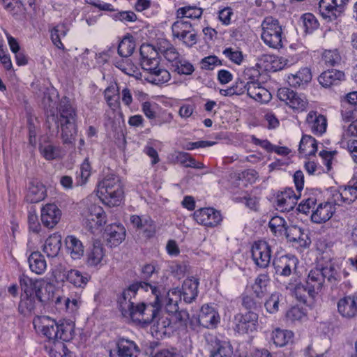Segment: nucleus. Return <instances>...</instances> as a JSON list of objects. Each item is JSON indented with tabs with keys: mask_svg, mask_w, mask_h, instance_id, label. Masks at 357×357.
Masks as SVG:
<instances>
[{
	"mask_svg": "<svg viewBox=\"0 0 357 357\" xmlns=\"http://www.w3.org/2000/svg\"><path fill=\"white\" fill-rule=\"evenodd\" d=\"M162 302L158 287L145 281L132 284L118 298L124 317L144 324H151L156 319Z\"/></svg>",
	"mask_w": 357,
	"mask_h": 357,
	"instance_id": "nucleus-1",
	"label": "nucleus"
},
{
	"mask_svg": "<svg viewBox=\"0 0 357 357\" xmlns=\"http://www.w3.org/2000/svg\"><path fill=\"white\" fill-rule=\"evenodd\" d=\"M139 51L142 68L149 73L146 79L155 84L167 82L171 78L170 73L160 66L159 53L156 48L150 44H143Z\"/></svg>",
	"mask_w": 357,
	"mask_h": 357,
	"instance_id": "nucleus-2",
	"label": "nucleus"
},
{
	"mask_svg": "<svg viewBox=\"0 0 357 357\" xmlns=\"http://www.w3.org/2000/svg\"><path fill=\"white\" fill-rule=\"evenodd\" d=\"M76 112L66 98L61 99L58 107L56 116L58 128L61 130L63 144L73 147L77 134Z\"/></svg>",
	"mask_w": 357,
	"mask_h": 357,
	"instance_id": "nucleus-3",
	"label": "nucleus"
},
{
	"mask_svg": "<svg viewBox=\"0 0 357 357\" xmlns=\"http://www.w3.org/2000/svg\"><path fill=\"white\" fill-rule=\"evenodd\" d=\"M98 195L102 202L109 206H119L123 195L122 184L119 176L106 175L98 185Z\"/></svg>",
	"mask_w": 357,
	"mask_h": 357,
	"instance_id": "nucleus-4",
	"label": "nucleus"
},
{
	"mask_svg": "<svg viewBox=\"0 0 357 357\" xmlns=\"http://www.w3.org/2000/svg\"><path fill=\"white\" fill-rule=\"evenodd\" d=\"M261 37L266 45L275 49L282 47V41L285 37L282 26L277 19L266 17L261 23Z\"/></svg>",
	"mask_w": 357,
	"mask_h": 357,
	"instance_id": "nucleus-5",
	"label": "nucleus"
},
{
	"mask_svg": "<svg viewBox=\"0 0 357 357\" xmlns=\"http://www.w3.org/2000/svg\"><path fill=\"white\" fill-rule=\"evenodd\" d=\"M348 1L349 0H320L319 14L326 22H333L343 15Z\"/></svg>",
	"mask_w": 357,
	"mask_h": 357,
	"instance_id": "nucleus-6",
	"label": "nucleus"
},
{
	"mask_svg": "<svg viewBox=\"0 0 357 357\" xmlns=\"http://www.w3.org/2000/svg\"><path fill=\"white\" fill-rule=\"evenodd\" d=\"M82 216L86 227L95 233L106 223V215L102 208L96 204L88 206L83 211Z\"/></svg>",
	"mask_w": 357,
	"mask_h": 357,
	"instance_id": "nucleus-7",
	"label": "nucleus"
},
{
	"mask_svg": "<svg viewBox=\"0 0 357 357\" xmlns=\"http://www.w3.org/2000/svg\"><path fill=\"white\" fill-rule=\"evenodd\" d=\"M277 95L281 101L285 102L294 109L304 111L307 107L308 102L305 97L298 95L289 88L279 89Z\"/></svg>",
	"mask_w": 357,
	"mask_h": 357,
	"instance_id": "nucleus-8",
	"label": "nucleus"
},
{
	"mask_svg": "<svg viewBox=\"0 0 357 357\" xmlns=\"http://www.w3.org/2000/svg\"><path fill=\"white\" fill-rule=\"evenodd\" d=\"M34 328L50 340L58 339V323L47 316H37L33 320Z\"/></svg>",
	"mask_w": 357,
	"mask_h": 357,
	"instance_id": "nucleus-9",
	"label": "nucleus"
},
{
	"mask_svg": "<svg viewBox=\"0 0 357 357\" xmlns=\"http://www.w3.org/2000/svg\"><path fill=\"white\" fill-rule=\"evenodd\" d=\"M252 257L255 264L260 268H266L271 259V248L267 242L259 241L252 246Z\"/></svg>",
	"mask_w": 357,
	"mask_h": 357,
	"instance_id": "nucleus-10",
	"label": "nucleus"
},
{
	"mask_svg": "<svg viewBox=\"0 0 357 357\" xmlns=\"http://www.w3.org/2000/svg\"><path fill=\"white\" fill-rule=\"evenodd\" d=\"M194 218L197 223L210 227L218 226L222 220L220 212L213 208L197 210L194 213Z\"/></svg>",
	"mask_w": 357,
	"mask_h": 357,
	"instance_id": "nucleus-11",
	"label": "nucleus"
},
{
	"mask_svg": "<svg viewBox=\"0 0 357 357\" xmlns=\"http://www.w3.org/2000/svg\"><path fill=\"white\" fill-rule=\"evenodd\" d=\"M257 314L252 311L237 314L234 317V330L241 334L253 332L257 327Z\"/></svg>",
	"mask_w": 357,
	"mask_h": 357,
	"instance_id": "nucleus-12",
	"label": "nucleus"
},
{
	"mask_svg": "<svg viewBox=\"0 0 357 357\" xmlns=\"http://www.w3.org/2000/svg\"><path fill=\"white\" fill-rule=\"evenodd\" d=\"M61 215V211L56 204H47L41 208L40 220L45 227L52 229L60 221Z\"/></svg>",
	"mask_w": 357,
	"mask_h": 357,
	"instance_id": "nucleus-13",
	"label": "nucleus"
},
{
	"mask_svg": "<svg viewBox=\"0 0 357 357\" xmlns=\"http://www.w3.org/2000/svg\"><path fill=\"white\" fill-rule=\"evenodd\" d=\"M139 349L137 344L131 340L121 338L116 344V349L110 351V357H137Z\"/></svg>",
	"mask_w": 357,
	"mask_h": 357,
	"instance_id": "nucleus-14",
	"label": "nucleus"
},
{
	"mask_svg": "<svg viewBox=\"0 0 357 357\" xmlns=\"http://www.w3.org/2000/svg\"><path fill=\"white\" fill-rule=\"evenodd\" d=\"M297 196L291 188H287L277 195V209L282 212H289L294 208L297 204Z\"/></svg>",
	"mask_w": 357,
	"mask_h": 357,
	"instance_id": "nucleus-15",
	"label": "nucleus"
},
{
	"mask_svg": "<svg viewBox=\"0 0 357 357\" xmlns=\"http://www.w3.org/2000/svg\"><path fill=\"white\" fill-rule=\"evenodd\" d=\"M298 259L294 256L283 255L274 259L273 266L277 274L289 276L293 270H296Z\"/></svg>",
	"mask_w": 357,
	"mask_h": 357,
	"instance_id": "nucleus-16",
	"label": "nucleus"
},
{
	"mask_svg": "<svg viewBox=\"0 0 357 357\" xmlns=\"http://www.w3.org/2000/svg\"><path fill=\"white\" fill-rule=\"evenodd\" d=\"M337 310L342 317L351 319L357 316V295L345 296L339 300Z\"/></svg>",
	"mask_w": 357,
	"mask_h": 357,
	"instance_id": "nucleus-17",
	"label": "nucleus"
},
{
	"mask_svg": "<svg viewBox=\"0 0 357 357\" xmlns=\"http://www.w3.org/2000/svg\"><path fill=\"white\" fill-rule=\"evenodd\" d=\"M306 124L314 135H321L326 131L327 119L316 111H310L306 117Z\"/></svg>",
	"mask_w": 357,
	"mask_h": 357,
	"instance_id": "nucleus-18",
	"label": "nucleus"
},
{
	"mask_svg": "<svg viewBox=\"0 0 357 357\" xmlns=\"http://www.w3.org/2000/svg\"><path fill=\"white\" fill-rule=\"evenodd\" d=\"M219 321V314L213 307L208 304L202 307L198 317V321L201 326L207 328H213Z\"/></svg>",
	"mask_w": 357,
	"mask_h": 357,
	"instance_id": "nucleus-19",
	"label": "nucleus"
},
{
	"mask_svg": "<svg viewBox=\"0 0 357 357\" xmlns=\"http://www.w3.org/2000/svg\"><path fill=\"white\" fill-rule=\"evenodd\" d=\"M41 291V288H38V291H36V296H21L19 303V312L22 314L28 316L34 313L36 306V298L40 302L45 301V298L42 295Z\"/></svg>",
	"mask_w": 357,
	"mask_h": 357,
	"instance_id": "nucleus-20",
	"label": "nucleus"
},
{
	"mask_svg": "<svg viewBox=\"0 0 357 357\" xmlns=\"http://www.w3.org/2000/svg\"><path fill=\"white\" fill-rule=\"evenodd\" d=\"M47 196L45 186L39 181L33 179L29 183L26 199L30 203H38L43 201Z\"/></svg>",
	"mask_w": 357,
	"mask_h": 357,
	"instance_id": "nucleus-21",
	"label": "nucleus"
},
{
	"mask_svg": "<svg viewBox=\"0 0 357 357\" xmlns=\"http://www.w3.org/2000/svg\"><path fill=\"white\" fill-rule=\"evenodd\" d=\"M126 229L121 225H110L105 230V237L107 244L111 247H115L121 243L125 239Z\"/></svg>",
	"mask_w": 357,
	"mask_h": 357,
	"instance_id": "nucleus-22",
	"label": "nucleus"
},
{
	"mask_svg": "<svg viewBox=\"0 0 357 357\" xmlns=\"http://www.w3.org/2000/svg\"><path fill=\"white\" fill-rule=\"evenodd\" d=\"M245 88L248 95L259 102L266 103L271 99V93L266 88L261 86L259 82L246 84Z\"/></svg>",
	"mask_w": 357,
	"mask_h": 357,
	"instance_id": "nucleus-23",
	"label": "nucleus"
},
{
	"mask_svg": "<svg viewBox=\"0 0 357 357\" xmlns=\"http://www.w3.org/2000/svg\"><path fill=\"white\" fill-rule=\"evenodd\" d=\"M306 283L308 285V291L314 297L321 289L324 284L323 273L319 268H314L310 271Z\"/></svg>",
	"mask_w": 357,
	"mask_h": 357,
	"instance_id": "nucleus-24",
	"label": "nucleus"
},
{
	"mask_svg": "<svg viewBox=\"0 0 357 357\" xmlns=\"http://www.w3.org/2000/svg\"><path fill=\"white\" fill-rule=\"evenodd\" d=\"M335 212V208L329 202L319 204L315 211H312L311 220L313 222L321 224L329 220Z\"/></svg>",
	"mask_w": 357,
	"mask_h": 357,
	"instance_id": "nucleus-25",
	"label": "nucleus"
},
{
	"mask_svg": "<svg viewBox=\"0 0 357 357\" xmlns=\"http://www.w3.org/2000/svg\"><path fill=\"white\" fill-rule=\"evenodd\" d=\"M168 159L173 163H178L185 167L204 168L202 163L197 162L195 158L186 152L176 151L168 156Z\"/></svg>",
	"mask_w": 357,
	"mask_h": 357,
	"instance_id": "nucleus-26",
	"label": "nucleus"
},
{
	"mask_svg": "<svg viewBox=\"0 0 357 357\" xmlns=\"http://www.w3.org/2000/svg\"><path fill=\"white\" fill-rule=\"evenodd\" d=\"M199 280L195 278H187L183 281L180 293L185 303H192L198 294Z\"/></svg>",
	"mask_w": 357,
	"mask_h": 357,
	"instance_id": "nucleus-27",
	"label": "nucleus"
},
{
	"mask_svg": "<svg viewBox=\"0 0 357 357\" xmlns=\"http://www.w3.org/2000/svg\"><path fill=\"white\" fill-rule=\"evenodd\" d=\"M344 78V73L336 69L323 72L318 77L319 84L324 87H330L338 84Z\"/></svg>",
	"mask_w": 357,
	"mask_h": 357,
	"instance_id": "nucleus-28",
	"label": "nucleus"
},
{
	"mask_svg": "<svg viewBox=\"0 0 357 357\" xmlns=\"http://www.w3.org/2000/svg\"><path fill=\"white\" fill-rule=\"evenodd\" d=\"M312 79V74L310 70L304 68L298 71L296 74H291L287 77V82L292 87H300L303 86Z\"/></svg>",
	"mask_w": 357,
	"mask_h": 357,
	"instance_id": "nucleus-29",
	"label": "nucleus"
},
{
	"mask_svg": "<svg viewBox=\"0 0 357 357\" xmlns=\"http://www.w3.org/2000/svg\"><path fill=\"white\" fill-rule=\"evenodd\" d=\"M61 248V236L58 234L50 235L43 245V252L49 257H56Z\"/></svg>",
	"mask_w": 357,
	"mask_h": 357,
	"instance_id": "nucleus-30",
	"label": "nucleus"
},
{
	"mask_svg": "<svg viewBox=\"0 0 357 357\" xmlns=\"http://www.w3.org/2000/svg\"><path fill=\"white\" fill-rule=\"evenodd\" d=\"M284 236L289 241L296 243L300 247H306L309 244L307 236L300 227H289Z\"/></svg>",
	"mask_w": 357,
	"mask_h": 357,
	"instance_id": "nucleus-31",
	"label": "nucleus"
},
{
	"mask_svg": "<svg viewBox=\"0 0 357 357\" xmlns=\"http://www.w3.org/2000/svg\"><path fill=\"white\" fill-rule=\"evenodd\" d=\"M30 269L32 272L40 275L45 272L47 263L43 255L39 252L31 253L28 259Z\"/></svg>",
	"mask_w": 357,
	"mask_h": 357,
	"instance_id": "nucleus-32",
	"label": "nucleus"
},
{
	"mask_svg": "<svg viewBox=\"0 0 357 357\" xmlns=\"http://www.w3.org/2000/svg\"><path fill=\"white\" fill-rule=\"evenodd\" d=\"M172 34L177 38H184L190 32L193 31L190 22L183 18H177V20L172 26Z\"/></svg>",
	"mask_w": 357,
	"mask_h": 357,
	"instance_id": "nucleus-33",
	"label": "nucleus"
},
{
	"mask_svg": "<svg viewBox=\"0 0 357 357\" xmlns=\"http://www.w3.org/2000/svg\"><path fill=\"white\" fill-rule=\"evenodd\" d=\"M298 151L305 157L314 155L317 151L316 139L312 136L303 135L300 142Z\"/></svg>",
	"mask_w": 357,
	"mask_h": 357,
	"instance_id": "nucleus-34",
	"label": "nucleus"
},
{
	"mask_svg": "<svg viewBox=\"0 0 357 357\" xmlns=\"http://www.w3.org/2000/svg\"><path fill=\"white\" fill-rule=\"evenodd\" d=\"M66 245L73 259H77L83 255V245L82 242L74 236H68L66 238Z\"/></svg>",
	"mask_w": 357,
	"mask_h": 357,
	"instance_id": "nucleus-35",
	"label": "nucleus"
},
{
	"mask_svg": "<svg viewBox=\"0 0 357 357\" xmlns=\"http://www.w3.org/2000/svg\"><path fill=\"white\" fill-rule=\"evenodd\" d=\"M287 288L290 290L292 294L301 303H306L308 298H314L308 291L309 288L307 283L305 284H303L301 282L295 284H289Z\"/></svg>",
	"mask_w": 357,
	"mask_h": 357,
	"instance_id": "nucleus-36",
	"label": "nucleus"
},
{
	"mask_svg": "<svg viewBox=\"0 0 357 357\" xmlns=\"http://www.w3.org/2000/svg\"><path fill=\"white\" fill-rule=\"evenodd\" d=\"M64 279L77 287H84L89 281V276L87 274L83 275L77 270L71 269L66 274H63L61 280L63 281Z\"/></svg>",
	"mask_w": 357,
	"mask_h": 357,
	"instance_id": "nucleus-37",
	"label": "nucleus"
},
{
	"mask_svg": "<svg viewBox=\"0 0 357 357\" xmlns=\"http://www.w3.org/2000/svg\"><path fill=\"white\" fill-rule=\"evenodd\" d=\"M335 197L338 204L340 203L349 204L354 202L357 199V184L345 187L340 193L336 194Z\"/></svg>",
	"mask_w": 357,
	"mask_h": 357,
	"instance_id": "nucleus-38",
	"label": "nucleus"
},
{
	"mask_svg": "<svg viewBox=\"0 0 357 357\" xmlns=\"http://www.w3.org/2000/svg\"><path fill=\"white\" fill-rule=\"evenodd\" d=\"M232 353L231 347L228 342L215 338L211 349L210 357H231Z\"/></svg>",
	"mask_w": 357,
	"mask_h": 357,
	"instance_id": "nucleus-39",
	"label": "nucleus"
},
{
	"mask_svg": "<svg viewBox=\"0 0 357 357\" xmlns=\"http://www.w3.org/2000/svg\"><path fill=\"white\" fill-rule=\"evenodd\" d=\"M58 339L68 342L73 338L75 324L70 320H62L58 323Z\"/></svg>",
	"mask_w": 357,
	"mask_h": 357,
	"instance_id": "nucleus-40",
	"label": "nucleus"
},
{
	"mask_svg": "<svg viewBox=\"0 0 357 357\" xmlns=\"http://www.w3.org/2000/svg\"><path fill=\"white\" fill-rule=\"evenodd\" d=\"M105 257L104 248L100 245L94 244L92 249L88 254L87 264L91 266H96L101 264Z\"/></svg>",
	"mask_w": 357,
	"mask_h": 357,
	"instance_id": "nucleus-41",
	"label": "nucleus"
},
{
	"mask_svg": "<svg viewBox=\"0 0 357 357\" xmlns=\"http://www.w3.org/2000/svg\"><path fill=\"white\" fill-rule=\"evenodd\" d=\"M203 10L201 8L197 6H185L180 8L176 11L177 18L199 19L202 15Z\"/></svg>",
	"mask_w": 357,
	"mask_h": 357,
	"instance_id": "nucleus-42",
	"label": "nucleus"
},
{
	"mask_svg": "<svg viewBox=\"0 0 357 357\" xmlns=\"http://www.w3.org/2000/svg\"><path fill=\"white\" fill-rule=\"evenodd\" d=\"M268 226L272 233L279 236L284 235L289 227L287 226L284 219L279 216L272 218L269 221Z\"/></svg>",
	"mask_w": 357,
	"mask_h": 357,
	"instance_id": "nucleus-43",
	"label": "nucleus"
},
{
	"mask_svg": "<svg viewBox=\"0 0 357 357\" xmlns=\"http://www.w3.org/2000/svg\"><path fill=\"white\" fill-rule=\"evenodd\" d=\"M293 333L287 330L276 329L273 332L272 339L274 344L278 347H284L291 342Z\"/></svg>",
	"mask_w": 357,
	"mask_h": 357,
	"instance_id": "nucleus-44",
	"label": "nucleus"
},
{
	"mask_svg": "<svg viewBox=\"0 0 357 357\" xmlns=\"http://www.w3.org/2000/svg\"><path fill=\"white\" fill-rule=\"evenodd\" d=\"M68 29L63 24H58L51 30V39L54 45L59 49L64 50L61 38L66 36Z\"/></svg>",
	"mask_w": 357,
	"mask_h": 357,
	"instance_id": "nucleus-45",
	"label": "nucleus"
},
{
	"mask_svg": "<svg viewBox=\"0 0 357 357\" xmlns=\"http://www.w3.org/2000/svg\"><path fill=\"white\" fill-rule=\"evenodd\" d=\"M181 290L178 289H174L167 293V296L165 298L166 301V310L168 313H174L178 310L177 297H181L180 295Z\"/></svg>",
	"mask_w": 357,
	"mask_h": 357,
	"instance_id": "nucleus-46",
	"label": "nucleus"
},
{
	"mask_svg": "<svg viewBox=\"0 0 357 357\" xmlns=\"http://www.w3.org/2000/svg\"><path fill=\"white\" fill-rule=\"evenodd\" d=\"M20 283L22 291L21 296H36V291L40 288L31 278L24 275L20 277Z\"/></svg>",
	"mask_w": 357,
	"mask_h": 357,
	"instance_id": "nucleus-47",
	"label": "nucleus"
},
{
	"mask_svg": "<svg viewBox=\"0 0 357 357\" xmlns=\"http://www.w3.org/2000/svg\"><path fill=\"white\" fill-rule=\"evenodd\" d=\"M323 273L324 280L326 278L328 282L332 285H335L340 280V277L334 264H330L328 266H326L319 268Z\"/></svg>",
	"mask_w": 357,
	"mask_h": 357,
	"instance_id": "nucleus-48",
	"label": "nucleus"
},
{
	"mask_svg": "<svg viewBox=\"0 0 357 357\" xmlns=\"http://www.w3.org/2000/svg\"><path fill=\"white\" fill-rule=\"evenodd\" d=\"M135 48V42L129 38H123L118 47V53L123 58L130 56Z\"/></svg>",
	"mask_w": 357,
	"mask_h": 357,
	"instance_id": "nucleus-49",
	"label": "nucleus"
},
{
	"mask_svg": "<svg viewBox=\"0 0 357 357\" xmlns=\"http://www.w3.org/2000/svg\"><path fill=\"white\" fill-rule=\"evenodd\" d=\"M172 69L179 75H190L195 71L193 65L183 57L175 63Z\"/></svg>",
	"mask_w": 357,
	"mask_h": 357,
	"instance_id": "nucleus-50",
	"label": "nucleus"
},
{
	"mask_svg": "<svg viewBox=\"0 0 357 357\" xmlns=\"http://www.w3.org/2000/svg\"><path fill=\"white\" fill-rule=\"evenodd\" d=\"M91 175V165L87 159H85L80 167L79 172H77V185H84Z\"/></svg>",
	"mask_w": 357,
	"mask_h": 357,
	"instance_id": "nucleus-51",
	"label": "nucleus"
},
{
	"mask_svg": "<svg viewBox=\"0 0 357 357\" xmlns=\"http://www.w3.org/2000/svg\"><path fill=\"white\" fill-rule=\"evenodd\" d=\"M115 66L128 75L133 76L137 71V68L128 58L122 57L121 60L116 61Z\"/></svg>",
	"mask_w": 357,
	"mask_h": 357,
	"instance_id": "nucleus-52",
	"label": "nucleus"
},
{
	"mask_svg": "<svg viewBox=\"0 0 357 357\" xmlns=\"http://www.w3.org/2000/svg\"><path fill=\"white\" fill-rule=\"evenodd\" d=\"M260 75L258 66L246 68L243 71V78L247 81L246 84L259 83L258 79Z\"/></svg>",
	"mask_w": 357,
	"mask_h": 357,
	"instance_id": "nucleus-53",
	"label": "nucleus"
},
{
	"mask_svg": "<svg viewBox=\"0 0 357 357\" xmlns=\"http://www.w3.org/2000/svg\"><path fill=\"white\" fill-rule=\"evenodd\" d=\"M281 295L275 292L272 294L265 303V307L270 313H275L278 310V304L280 301Z\"/></svg>",
	"mask_w": 357,
	"mask_h": 357,
	"instance_id": "nucleus-54",
	"label": "nucleus"
},
{
	"mask_svg": "<svg viewBox=\"0 0 357 357\" xmlns=\"http://www.w3.org/2000/svg\"><path fill=\"white\" fill-rule=\"evenodd\" d=\"M322 59L328 66H335L340 61V56L337 50H325L322 54Z\"/></svg>",
	"mask_w": 357,
	"mask_h": 357,
	"instance_id": "nucleus-55",
	"label": "nucleus"
},
{
	"mask_svg": "<svg viewBox=\"0 0 357 357\" xmlns=\"http://www.w3.org/2000/svg\"><path fill=\"white\" fill-rule=\"evenodd\" d=\"M41 153L48 160H54L59 157V149L51 144L46 145L41 148Z\"/></svg>",
	"mask_w": 357,
	"mask_h": 357,
	"instance_id": "nucleus-56",
	"label": "nucleus"
},
{
	"mask_svg": "<svg viewBox=\"0 0 357 357\" xmlns=\"http://www.w3.org/2000/svg\"><path fill=\"white\" fill-rule=\"evenodd\" d=\"M201 65L202 69L213 70L215 66L222 65V63L216 56L211 55L202 59Z\"/></svg>",
	"mask_w": 357,
	"mask_h": 357,
	"instance_id": "nucleus-57",
	"label": "nucleus"
},
{
	"mask_svg": "<svg viewBox=\"0 0 357 357\" xmlns=\"http://www.w3.org/2000/svg\"><path fill=\"white\" fill-rule=\"evenodd\" d=\"M223 54L236 64H241L243 56L242 52L238 50H234L232 48H226L223 51Z\"/></svg>",
	"mask_w": 357,
	"mask_h": 357,
	"instance_id": "nucleus-58",
	"label": "nucleus"
},
{
	"mask_svg": "<svg viewBox=\"0 0 357 357\" xmlns=\"http://www.w3.org/2000/svg\"><path fill=\"white\" fill-rule=\"evenodd\" d=\"M116 20H119L123 23L132 22L137 20V15L132 11H121L114 15Z\"/></svg>",
	"mask_w": 357,
	"mask_h": 357,
	"instance_id": "nucleus-59",
	"label": "nucleus"
},
{
	"mask_svg": "<svg viewBox=\"0 0 357 357\" xmlns=\"http://www.w3.org/2000/svg\"><path fill=\"white\" fill-rule=\"evenodd\" d=\"M316 204V199L314 197L307 198L301 202L297 208L300 213L307 214L312 208H314Z\"/></svg>",
	"mask_w": 357,
	"mask_h": 357,
	"instance_id": "nucleus-60",
	"label": "nucleus"
},
{
	"mask_svg": "<svg viewBox=\"0 0 357 357\" xmlns=\"http://www.w3.org/2000/svg\"><path fill=\"white\" fill-rule=\"evenodd\" d=\"M142 109L145 116L149 119H154L156 117L157 105L150 102L142 103Z\"/></svg>",
	"mask_w": 357,
	"mask_h": 357,
	"instance_id": "nucleus-61",
	"label": "nucleus"
},
{
	"mask_svg": "<svg viewBox=\"0 0 357 357\" xmlns=\"http://www.w3.org/2000/svg\"><path fill=\"white\" fill-rule=\"evenodd\" d=\"M112 91L111 88H107L105 91V98L108 104V105L112 109H115L119 107V95L118 94H110Z\"/></svg>",
	"mask_w": 357,
	"mask_h": 357,
	"instance_id": "nucleus-62",
	"label": "nucleus"
},
{
	"mask_svg": "<svg viewBox=\"0 0 357 357\" xmlns=\"http://www.w3.org/2000/svg\"><path fill=\"white\" fill-rule=\"evenodd\" d=\"M303 24L306 31H312L317 28L318 22L316 17L311 13H306L303 15Z\"/></svg>",
	"mask_w": 357,
	"mask_h": 357,
	"instance_id": "nucleus-63",
	"label": "nucleus"
},
{
	"mask_svg": "<svg viewBox=\"0 0 357 357\" xmlns=\"http://www.w3.org/2000/svg\"><path fill=\"white\" fill-rule=\"evenodd\" d=\"M357 110L353 107L344 105V109L342 110V119L345 122L354 121L356 118V113Z\"/></svg>",
	"mask_w": 357,
	"mask_h": 357,
	"instance_id": "nucleus-64",
	"label": "nucleus"
}]
</instances>
